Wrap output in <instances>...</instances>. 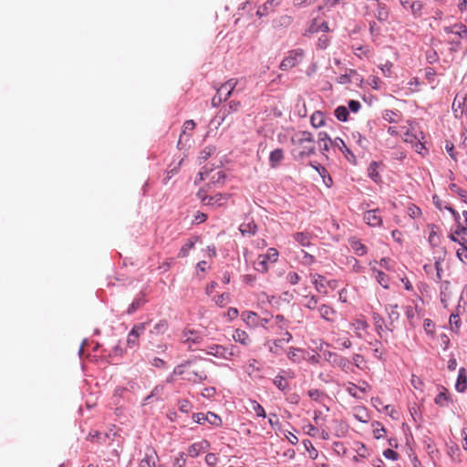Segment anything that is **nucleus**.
Here are the masks:
<instances>
[{
  "label": "nucleus",
  "instance_id": "20e7f679",
  "mask_svg": "<svg viewBox=\"0 0 467 467\" xmlns=\"http://www.w3.org/2000/svg\"><path fill=\"white\" fill-rule=\"evenodd\" d=\"M400 137L405 142L410 143L418 153H422V150L425 149L424 144L421 142L423 139L422 132L418 131L415 127L410 125V128L405 127Z\"/></svg>",
  "mask_w": 467,
  "mask_h": 467
},
{
  "label": "nucleus",
  "instance_id": "423d86ee",
  "mask_svg": "<svg viewBox=\"0 0 467 467\" xmlns=\"http://www.w3.org/2000/svg\"><path fill=\"white\" fill-rule=\"evenodd\" d=\"M203 336L201 332L185 328L182 334V342L188 344V348L192 349V345H199L202 342Z\"/></svg>",
  "mask_w": 467,
  "mask_h": 467
},
{
  "label": "nucleus",
  "instance_id": "ddd939ff",
  "mask_svg": "<svg viewBox=\"0 0 467 467\" xmlns=\"http://www.w3.org/2000/svg\"><path fill=\"white\" fill-rule=\"evenodd\" d=\"M209 447H210V443L207 441L202 440L199 442H195V443H192V445H190L187 450V452L190 457L195 458L201 452L206 451L209 449Z\"/></svg>",
  "mask_w": 467,
  "mask_h": 467
},
{
  "label": "nucleus",
  "instance_id": "0e129e2a",
  "mask_svg": "<svg viewBox=\"0 0 467 467\" xmlns=\"http://www.w3.org/2000/svg\"><path fill=\"white\" fill-rule=\"evenodd\" d=\"M282 339H275L273 341V345L269 347V351L275 354V355H278L279 354V348H282Z\"/></svg>",
  "mask_w": 467,
  "mask_h": 467
},
{
  "label": "nucleus",
  "instance_id": "f3484780",
  "mask_svg": "<svg viewBox=\"0 0 467 467\" xmlns=\"http://www.w3.org/2000/svg\"><path fill=\"white\" fill-rule=\"evenodd\" d=\"M441 302L444 307L448 306V301L451 298L452 291L449 281H443L441 284Z\"/></svg>",
  "mask_w": 467,
  "mask_h": 467
},
{
  "label": "nucleus",
  "instance_id": "680f3d73",
  "mask_svg": "<svg viewBox=\"0 0 467 467\" xmlns=\"http://www.w3.org/2000/svg\"><path fill=\"white\" fill-rule=\"evenodd\" d=\"M329 30L328 25L326 22H322L318 26H316V23H313L309 28L310 32L323 31L327 32Z\"/></svg>",
  "mask_w": 467,
  "mask_h": 467
},
{
  "label": "nucleus",
  "instance_id": "49530a36",
  "mask_svg": "<svg viewBox=\"0 0 467 467\" xmlns=\"http://www.w3.org/2000/svg\"><path fill=\"white\" fill-rule=\"evenodd\" d=\"M378 283L384 288H389V277L382 271L377 270L375 275Z\"/></svg>",
  "mask_w": 467,
  "mask_h": 467
},
{
  "label": "nucleus",
  "instance_id": "393cba45",
  "mask_svg": "<svg viewBox=\"0 0 467 467\" xmlns=\"http://www.w3.org/2000/svg\"><path fill=\"white\" fill-rule=\"evenodd\" d=\"M233 338L235 342H238L244 346H248L251 343L249 335L242 329H235L233 334Z\"/></svg>",
  "mask_w": 467,
  "mask_h": 467
},
{
  "label": "nucleus",
  "instance_id": "774afa93",
  "mask_svg": "<svg viewBox=\"0 0 467 467\" xmlns=\"http://www.w3.org/2000/svg\"><path fill=\"white\" fill-rule=\"evenodd\" d=\"M185 457H184V453L183 452H181L178 457H176L173 461V467H183L184 464H185Z\"/></svg>",
  "mask_w": 467,
  "mask_h": 467
},
{
  "label": "nucleus",
  "instance_id": "a878e982",
  "mask_svg": "<svg viewBox=\"0 0 467 467\" xmlns=\"http://www.w3.org/2000/svg\"><path fill=\"white\" fill-rule=\"evenodd\" d=\"M373 321L378 335L382 338L385 337L387 327L384 326L383 318L377 313L373 314Z\"/></svg>",
  "mask_w": 467,
  "mask_h": 467
},
{
  "label": "nucleus",
  "instance_id": "6e6d98bb",
  "mask_svg": "<svg viewBox=\"0 0 467 467\" xmlns=\"http://www.w3.org/2000/svg\"><path fill=\"white\" fill-rule=\"evenodd\" d=\"M354 364L361 369L366 368V360L365 358L360 354H354L352 357Z\"/></svg>",
  "mask_w": 467,
  "mask_h": 467
},
{
  "label": "nucleus",
  "instance_id": "4c0bfd02",
  "mask_svg": "<svg viewBox=\"0 0 467 467\" xmlns=\"http://www.w3.org/2000/svg\"><path fill=\"white\" fill-rule=\"evenodd\" d=\"M274 384L281 391H286L289 388L288 381L281 375H277L274 379Z\"/></svg>",
  "mask_w": 467,
  "mask_h": 467
},
{
  "label": "nucleus",
  "instance_id": "9d476101",
  "mask_svg": "<svg viewBox=\"0 0 467 467\" xmlns=\"http://www.w3.org/2000/svg\"><path fill=\"white\" fill-rule=\"evenodd\" d=\"M363 219L366 223L371 227H378L382 225V217L379 209L367 211L364 213Z\"/></svg>",
  "mask_w": 467,
  "mask_h": 467
},
{
  "label": "nucleus",
  "instance_id": "f704fd0d",
  "mask_svg": "<svg viewBox=\"0 0 467 467\" xmlns=\"http://www.w3.org/2000/svg\"><path fill=\"white\" fill-rule=\"evenodd\" d=\"M268 268V261L264 257L263 254H259L254 262V269L261 273H266Z\"/></svg>",
  "mask_w": 467,
  "mask_h": 467
},
{
  "label": "nucleus",
  "instance_id": "4d7b16f0",
  "mask_svg": "<svg viewBox=\"0 0 467 467\" xmlns=\"http://www.w3.org/2000/svg\"><path fill=\"white\" fill-rule=\"evenodd\" d=\"M230 301V295L223 293L215 298V304L220 307H223Z\"/></svg>",
  "mask_w": 467,
  "mask_h": 467
},
{
  "label": "nucleus",
  "instance_id": "603ef678",
  "mask_svg": "<svg viewBox=\"0 0 467 467\" xmlns=\"http://www.w3.org/2000/svg\"><path fill=\"white\" fill-rule=\"evenodd\" d=\"M373 435L375 439H380L383 437V433L386 432L385 428L382 426V424L379 421H376L373 423Z\"/></svg>",
  "mask_w": 467,
  "mask_h": 467
},
{
  "label": "nucleus",
  "instance_id": "5701e85b",
  "mask_svg": "<svg viewBox=\"0 0 467 467\" xmlns=\"http://www.w3.org/2000/svg\"><path fill=\"white\" fill-rule=\"evenodd\" d=\"M227 197L225 195L218 193L213 196L205 197L202 201L206 205L222 206L225 203Z\"/></svg>",
  "mask_w": 467,
  "mask_h": 467
},
{
  "label": "nucleus",
  "instance_id": "8fccbe9b",
  "mask_svg": "<svg viewBox=\"0 0 467 467\" xmlns=\"http://www.w3.org/2000/svg\"><path fill=\"white\" fill-rule=\"evenodd\" d=\"M307 395L314 401H321L326 397L324 392L317 389H309Z\"/></svg>",
  "mask_w": 467,
  "mask_h": 467
},
{
  "label": "nucleus",
  "instance_id": "f257e3e1",
  "mask_svg": "<svg viewBox=\"0 0 467 467\" xmlns=\"http://www.w3.org/2000/svg\"><path fill=\"white\" fill-rule=\"evenodd\" d=\"M292 155L295 160H302L316 152L315 140L308 131H298L291 138Z\"/></svg>",
  "mask_w": 467,
  "mask_h": 467
},
{
  "label": "nucleus",
  "instance_id": "09e8293b",
  "mask_svg": "<svg viewBox=\"0 0 467 467\" xmlns=\"http://www.w3.org/2000/svg\"><path fill=\"white\" fill-rule=\"evenodd\" d=\"M251 409L256 413L258 417L265 418V409L256 401L250 400Z\"/></svg>",
  "mask_w": 467,
  "mask_h": 467
},
{
  "label": "nucleus",
  "instance_id": "79ce46f5",
  "mask_svg": "<svg viewBox=\"0 0 467 467\" xmlns=\"http://www.w3.org/2000/svg\"><path fill=\"white\" fill-rule=\"evenodd\" d=\"M275 327L279 330H285L288 327V321L283 315H277L275 317Z\"/></svg>",
  "mask_w": 467,
  "mask_h": 467
},
{
  "label": "nucleus",
  "instance_id": "39448f33",
  "mask_svg": "<svg viewBox=\"0 0 467 467\" xmlns=\"http://www.w3.org/2000/svg\"><path fill=\"white\" fill-rule=\"evenodd\" d=\"M304 57L305 52L301 48L290 50L285 58L281 61L279 67L284 71L289 70L299 65L303 61Z\"/></svg>",
  "mask_w": 467,
  "mask_h": 467
},
{
  "label": "nucleus",
  "instance_id": "e433bc0d",
  "mask_svg": "<svg viewBox=\"0 0 467 467\" xmlns=\"http://www.w3.org/2000/svg\"><path fill=\"white\" fill-rule=\"evenodd\" d=\"M310 120H311L312 126L315 127V128L322 127L325 124L324 115L320 111H316L311 116V119Z\"/></svg>",
  "mask_w": 467,
  "mask_h": 467
},
{
  "label": "nucleus",
  "instance_id": "a211bd4d",
  "mask_svg": "<svg viewBox=\"0 0 467 467\" xmlns=\"http://www.w3.org/2000/svg\"><path fill=\"white\" fill-rule=\"evenodd\" d=\"M348 244H349L351 249L353 250V252L355 253V254H357L358 256H363L368 252L366 245L364 244H362L360 242V240H358L356 237L349 238Z\"/></svg>",
  "mask_w": 467,
  "mask_h": 467
},
{
  "label": "nucleus",
  "instance_id": "864d4df0",
  "mask_svg": "<svg viewBox=\"0 0 467 467\" xmlns=\"http://www.w3.org/2000/svg\"><path fill=\"white\" fill-rule=\"evenodd\" d=\"M410 11L411 13L415 16H421V11H422V8H423V5L420 1H413L411 4H410Z\"/></svg>",
  "mask_w": 467,
  "mask_h": 467
},
{
  "label": "nucleus",
  "instance_id": "a19ab883",
  "mask_svg": "<svg viewBox=\"0 0 467 467\" xmlns=\"http://www.w3.org/2000/svg\"><path fill=\"white\" fill-rule=\"evenodd\" d=\"M335 116L340 121H347L348 117V110L345 106H338L335 109Z\"/></svg>",
  "mask_w": 467,
  "mask_h": 467
},
{
  "label": "nucleus",
  "instance_id": "7ed1b4c3",
  "mask_svg": "<svg viewBox=\"0 0 467 467\" xmlns=\"http://www.w3.org/2000/svg\"><path fill=\"white\" fill-rule=\"evenodd\" d=\"M204 352L207 355L225 360H232L233 358L237 355L236 348L233 345L230 347H224L223 345L211 344L204 349Z\"/></svg>",
  "mask_w": 467,
  "mask_h": 467
},
{
  "label": "nucleus",
  "instance_id": "b1692460",
  "mask_svg": "<svg viewBox=\"0 0 467 467\" xmlns=\"http://www.w3.org/2000/svg\"><path fill=\"white\" fill-rule=\"evenodd\" d=\"M455 388L459 392H463L467 389V376L464 368H461L459 370Z\"/></svg>",
  "mask_w": 467,
  "mask_h": 467
},
{
  "label": "nucleus",
  "instance_id": "aec40b11",
  "mask_svg": "<svg viewBox=\"0 0 467 467\" xmlns=\"http://www.w3.org/2000/svg\"><path fill=\"white\" fill-rule=\"evenodd\" d=\"M317 145L322 152L328 151L330 146H333V140L328 137L326 132H319L317 134Z\"/></svg>",
  "mask_w": 467,
  "mask_h": 467
},
{
  "label": "nucleus",
  "instance_id": "bf43d9fd",
  "mask_svg": "<svg viewBox=\"0 0 467 467\" xmlns=\"http://www.w3.org/2000/svg\"><path fill=\"white\" fill-rule=\"evenodd\" d=\"M194 243L189 240L180 250L179 256L186 257L189 254V251L193 247Z\"/></svg>",
  "mask_w": 467,
  "mask_h": 467
},
{
  "label": "nucleus",
  "instance_id": "dca6fc26",
  "mask_svg": "<svg viewBox=\"0 0 467 467\" xmlns=\"http://www.w3.org/2000/svg\"><path fill=\"white\" fill-rule=\"evenodd\" d=\"M320 317L328 322H334L337 317V311L328 305H321L317 308Z\"/></svg>",
  "mask_w": 467,
  "mask_h": 467
},
{
  "label": "nucleus",
  "instance_id": "6e6552de",
  "mask_svg": "<svg viewBox=\"0 0 467 467\" xmlns=\"http://www.w3.org/2000/svg\"><path fill=\"white\" fill-rule=\"evenodd\" d=\"M452 111L456 118L467 116V94L465 96L456 95L452 102Z\"/></svg>",
  "mask_w": 467,
  "mask_h": 467
},
{
  "label": "nucleus",
  "instance_id": "338daca9",
  "mask_svg": "<svg viewBox=\"0 0 467 467\" xmlns=\"http://www.w3.org/2000/svg\"><path fill=\"white\" fill-rule=\"evenodd\" d=\"M178 405L179 410L182 412H188L192 409L191 402L187 400H181Z\"/></svg>",
  "mask_w": 467,
  "mask_h": 467
},
{
  "label": "nucleus",
  "instance_id": "37998d69",
  "mask_svg": "<svg viewBox=\"0 0 467 467\" xmlns=\"http://www.w3.org/2000/svg\"><path fill=\"white\" fill-rule=\"evenodd\" d=\"M355 451H356L357 454L358 455V457H360L362 459H366L370 456L368 449L363 443L357 442Z\"/></svg>",
  "mask_w": 467,
  "mask_h": 467
},
{
  "label": "nucleus",
  "instance_id": "de8ad7c7",
  "mask_svg": "<svg viewBox=\"0 0 467 467\" xmlns=\"http://www.w3.org/2000/svg\"><path fill=\"white\" fill-rule=\"evenodd\" d=\"M264 257L270 263H275L278 260L279 253L275 248H269Z\"/></svg>",
  "mask_w": 467,
  "mask_h": 467
},
{
  "label": "nucleus",
  "instance_id": "6ab92c4d",
  "mask_svg": "<svg viewBox=\"0 0 467 467\" xmlns=\"http://www.w3.org/2000/svg\"><path fill=\"white\" fill-rule=\"evenodd\" d=\"M243 321L250 327H259V317L255 312L244 311L241 315Z\"/></svg>",
  "mask_w": 467,
  "mask_h": 467
},
{
  "label": "nucleus",
  "instance_id": "1a4fd4ad",
  "mask_svg": "<svg viewBox=\"0 0 467 467\" xmlns=\"http://www.w3.org/2000/svg\"><path fill=\"white\" fill-rule=\"evenodd\" d=\"M192 419L199 424H203L205 421L214 426H220L222 424L221 418L213 412L204 413H194Z\"/></svg>",
  "mask_w": 467,
  "mask_h": 467
},
{
  "label": "nucleus",
  "instance_id": "9b49d317",
  "mask_svg": "<svg viewBox=\"0 0 467 467\" xmlns=\"http://www.w3.org/2000/svg\"><path fill=\"white\" fill-rule=\"evenodd\" d=\"M241 107V102L238 101V100H231L227 107H225L223 110H222V113L223 115L222 116H217L215 119H219L218 122H217V129L227 119V115L230 114V113H233V112H236L239 110ZM216 119H214L215 121Z\"/></svg>",
  "mask_w": 467,
  "mask_h": 467
},
{
  "label": "nucleus",
  "instance_id": "f03ea898",
  "mask_svg": "<svg viewBox=\"0 0 467 467\" xmlns=\"http://www.w3.org/2000/svg\"><path fill=\"white\" fill-rule=\"evenodd\" d=\"M173 374L182 376L184 380L193 384L201 383L207 379L205 368L197 363L196 358L185 361L176 366Z\"/></svg>",
  "mask_w": 467,
  "mask_h": 467
},
{
  "label": "nucleus",
  "instance_id": "412c9836",
  "mask_svg": "<svg viewBox=\"0 0 467 467\" xmlns=\"http://www.w3.org/2000/svg\"><path fill=\"white\" fill-rule=\"evenodd\" d=\"M388 312L389 318L390 320L389 324L387 327V330L393 331L394 326L393 322L397 321L400 317V313L398 311V305H389L386 307Z\"/></svg>",
  "mask_w": 467,
  "mask_h": 467
},
{
  "label": "nucleus",
  "instance_id": "0eeeda50",
  "mask_svg": "<svg viewBox=\"0 0 467 467\" xmlns=\"http://www.w3.org/2000/svg\"><path fill=\"white\" fill-rule=\"evenodd\" d=\"M147 323H140L135 325L128 334L127 346L130 348L139 345V337L146 329Z\"/></svg>",
  "mask_w": 467,
  "mask_h": 467
},
{
  "label": "nucleus",
  "instance_id": "3c124183",
  "mask_svg": "<svg viewBox=\"0 0 467 467\" xmlns=\"http://www.w3.org/2000/svg\"><path fill=\"white\" fill-rule=\"evenodd\" d=\"M144 303V300L142 297H137L135 298L132 303L130 305L129 308L127 309V314L130 315L136 310H138Z\"/></svg>",
  "mask_w": 467,
  "mask_h": 467
},
{
  "label": "nucleus",
  "instance_id": "ea45409f",
  "mask_svg": "<svg viewBox=\"0 0 467 467\" xmlns=\"http://www.w3.org/2000/svg\"><path fill=\"white\" fill-rule=\"evenodd\" d=\"M168 322L166 320H161L153 327L152 330H150L151 334H163L168 329Z\"/></svg>",
  "mask_w": 467,
  "mask_h": 467
},
{
  "label": "nucleus",
  "instance_id": "c9c22d12",
  "mask_svg": "<svg viewBox=\"0 0 467 467\" xmlns=\"http://www.w3.org/2000/svg\"><path fill=\"white\" fill-rule=\"evenodd\" d=\"M352 326L356 331V334L358 335V337H362V334L361 332L362 331H366L367 328L368 327V324L366 322V320H364L363 318H358L356 319L353 323H352Z\"/></svg>",
  "mask_w": 467,
  "mask_h": 467
},
{
  "label": "nucleus",
  "instance_id": "72a5a7b5",
  "mask_svg": "<svg viewBox=\"0 0 467 467\" xmlns=\"http://www.w3.org/2000/svg\"><path fill=\"white\" fill-rule=\"evenodd\" d=\"M460 247L457 249L456 254L457 257L462 262L467 261V240L465 238H462V241H459Z\"/></svg>",
  "mask_w": 467,
  "mask_h": 467
},
{
  "label": "nucleus",
  "instance_id": "2f4dec72",
  "mask_svg": "<svg viewBox=\"0 0 467 467\" xmlns=\"http://www.w3.org/2000/svg\"><path fill=\"white\" fill-rule=\"evenodd\" d=\"M284 159V152L281 149H276L270 153L269 162L271 167L275 168Z\"/></svg>",
  "mask_w": 467,
  "mask_h": 467
},
{
  "label": "nucleus",
  "instance_id": "2eb2a0df",
  "mask_svg": "<svg viewBox=\"0 0 467 467\" xmlns=\"http://www.w3.org/2000/svg\"><path fill=\"white\" fill-rule=\"evenodd\" d=\"M237 84V78H230L221 85V87L217 89L218 93H221L226 99H228L236 88Z\"/></svg>",
  "mask_w": 467,
  "mask_h": 467
},
{
  "label": "nucleus",
  "instance_id": "58836bf2",
  "mask_svg": "<svg viewBox=\"0 0 467 467\" xmlns=\"http://www.w3.org/2000/svg\"><path fill=\"white\" fill-rule=\"evenodd\" d=\"M430 228L428 241L432 246H437L440 244V236L437 233L438 228L435 225H431Z\"/></svg>",
  "mask_w": 467,
  "mask_h": 467
},
{
  "label": "nucleus",
  "instance_id": "c756f323",
  "mask_svg": "<svg viewBox=\"0 0 467 467\" xmlns=\"http://www.w3.org/2000/svg\"><path fill=\"white\" fill-rule=\"evenodd\" d=\"M332 356H334V359L332 361L334 366L338 367L345 371L349 368L350 362L347 358L329 353V357L331 358Z\"/></svg>",
  "mask_w": 467,
  "mask_h": 467
},
{
  "label": "nucleus",
  "instance_id": "c03bdc74",
  "mask_svg": "<svg viewBox=\"0 0 467 467\" xmlns=\"http://www.w3.org/2000/svg\"><path fill=\"white\" fill-rule=\"evenodd\" d=\"M302 352L300 348H290L287 352V357L293 362H300Z\"/></svg>",
  "mask_w": 467,
  "mask_h": 467
},
{
  "label": "nucleus",
  "instance_id": "7c9ffc66",
  "mask_svg": "<svg viewBox=\"0 0 467 467\" xmlns=\"http://www.w3.org/2000/svg\"><path fill=\"white\" fill-rule=\"evenodd\" d=\"M239 230L242 235H254L256 233L257 226L256 224L251 221L249 223H244L240 225Z\"/></svg>",
  "mask_w": 467,
  "mask_h": 467
},
{
  "label": "nucleus",
  "instance_id": "c85d7f7f",
  "mask_svg": "<svg viewBox=\"0 0 467 467\" xmlns=\"http://www.w3.org/2000/svg\"><path fill=\"white\" fill-rule=\"evenodd\" d=\"M380 165L381 164L379 162L372 161L368 168V176L375 182H381V176L379 172V168Z\"/></svg>",
  "mask_w": 467,
  "mask_h": 467
},
{
  "label": "nucleus",
  "instance_id": "bb28decb",
  "mask_svg": "<svg viewBox=\"0 0 467 467\" xmlns=\"http://www.w3.org/2000/svg\"><path fill=\"white\" fill-rule=\"evenodd\" d=\"M376 18L379 22H387L389 18V10L383 3H379L375 14Z\"/></svg>",
  "mask_w": 467,
  "mask_h": 467
},
{
  "label": "nucleus",
  "instance_id": "473e14b6",
  "mask_svg": "<svg viewBox=\"0 0 467 467\" xmlns=\"http://www.w3.org/2000/svg\"><path fill=\"white\" fill-rule=\"evenodd\" d=\"M303 306L309 310H317L318 298L316 296H305L303 299Z\"/></svg>",
  "mask_w": 467,
  "mask_h": 467
},
{
  "label": "nucleus",
  "instance_id": "cd10ccee",
  "mask_svg": "<svg viewBox=\"0 0 467 467\" xmlns=\"http://www.w3.org/2000/svg\"><path fill=\"white\" fill-rule=\"evenodd\" d=\"M312 238L313 235L309 233L298 232L294 234V239L304 247L310 246Z\"/></svg>",
  "mask_w": 467,
  "mask_h": 467
},
{
  "label": "nucleus",
  "instance_id": "052dcab7",
  "mask_svg": "<svg viewBox=\"0 0 467 467\" xmlns=\"http://www.w3.org/2000/svg\"><path fill=\"white\" fill-rule=\"evenodd\" d=\"M369 345L373 347L375 357L380 358L383 354V351L381 349V343L376 340L374 342H370Z\"/></svg>",
  "mask_w": 467,
  "mask_h": 467
},
{
  "label": "nucleus",
  "instance_id": "69168bd1",
  "mask_svg": "<svg viewBox=\"0 0 467 467\" xmlns=\"http://www.w3.org/2000/svg\"><path fill=\"white\" fill-rule=\"evenodd\" d=\"M462 215H463V218H464V224H460L458 226V229L455 231V234L457 235H460L461 234H465V232L467 231V212L464 211L462 213Z\"/></svg>",
  "mask_w": 467,
  "mask_h": 467
},
{
  "label": "nucleus",
  "instance_id": "13d9d810",
  "mask_svg": "<svg viewBox=\"0 0 467 467\" xmlns=\"http://www.w3.org/2000/svg\"><path fill=\"white\" fill-rule=\"evenodd\" d=\"M435 403L439 406H446L447 404V401H448V395L446 392H440L435 400H434Z\"/></svg>",
  "mask_w": 467,
  "mask_h": 467
},
{
  "label": "nucleus",
  "instance_id": "5fc2aeb1",
  "mask_svg": "<svg viewBox=\"0 0 467 467\" xmlns=\"http://www.w3.org/2000/svg\"><path fill=\"white\" fill-rule=\"evenodd\" d=\"M333 146L334 147H337L343 153H348V154H351L350 150L348 149L346 143L344 142L343 140H341L340 138H336L334 140H333Z\"/></svg>",
  "mask_w": 467,
  "mask_h": 467
},
{
  "label": "nucleus",
  "instance_id": "e2e57ef3",
  "mask_svg": "<svg viewBox=\"0 0 467 467\" xmlns=\"http://www.w3.org/2000/svg\"><path fill=\"white\" fill-rule=\"evenodd\" d=\"M285 278L291 285L298 284L301 279L299 275L296 272H288Z\"/></svg>",
  "mask_w": 467,
  "mask_h": 467
},
{
  "label": "nucleus",
  "instance_id": "f8f14e48",
  "mask_svg": "<svg viewBox=\"0 0 467 467\" xmlns=\"http://www.w3.org/2000/svg\"><path fill=\"white\" fill-rule=\"evenodd\" d=\"M310 277L313 285H315L316 290L322 295H327V279L318 274H310Z\"/></svg>",
  "mask_w": 467,
  "mask_h": 467
},
{
  "label": "nucleus",
  "instance_id": "4468645a",
  "mask_svg": "<svg viewBox=\"0 0 467 467\" xmlns=\"http://www.w3.org/2000/svg\"><path fill=\"white\" fill-rule=\"evenodd\" d=\"M158 455L156 451L151 448H148L144 457L140 462V467H156Z\"/></svg>",
  "mask_w": 467,
  "mask_h": 467
},
{
  "label": "nucleus",
  "instance_id": "4be33fe9",
  "mask_svg": "<svg viewBox=\"0 0 467 467\" xmlns=\"http://www.w3.org/2000/svg\"><path fill=\"white\" fill-rule=\"evenodd\" d=\"M444 31L447 34H452L458 36L459 37H463L467 35V27L465 25L462 23L455 24L451 26H447L444 28Z\"/></svg>",
  "mask_w": 467,
  "mask_h": 467
},
{
  "label": "nucleus",
  "instance_id": "a18cd8bd",
  "mask_svg": "<svg viewBox=\"0 0 467 467\" xmlns=\"http://www.w3.org/2000/svg\"><path fill=\"white\" fill-rule=\"evenodd\" d=\"M449 324L452 331L457 332L461 327V318L458 314H451L450 316Z\"/></svg>",
  "mask_w": 467,
  "mask_h": 467
}]
</instances>
